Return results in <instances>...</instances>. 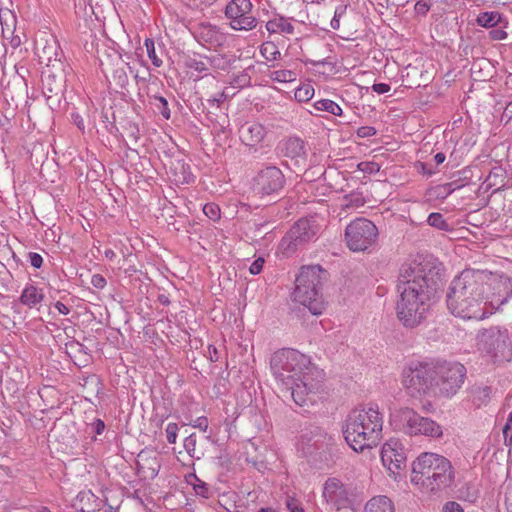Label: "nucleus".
<instances>
[{
	"label": "nucleus",
	"instance_id": "1",
	"mask_svg": "<svg viewBox=\"0 0 512 512\" xmlns=\"http://www.w3.org/2000/svg\"><path fill=\"white\" fill-rule=\"evenodd\" d=\"M442 264L433 257H418L400 269L396 304L398 320L406 328H415L427 318L443 287Z\"/></svg>",
	"mask_w": 512,
	"mask_h": 512
},
{
	"label": "nucleus",
	"instance_id": "2",
	"mask_svg": "<svg viewBox=\"0 0 512 512\" xmlns=\"http://www.w3.org/2000/svg\"><path fill=\"white\" fill-rule=\"evenodd\" d=\"M270 367L285 397L291 396L299 406L316 402L317 394L323 390L324 374L306 355L282 349L272 355Z\"/></svg>",
	"mask_w": 512,
	"mask_h": 512
},
{
	"label": "nucleus",
	"instance_id": "3",
	"mask_svg": "<svg viewBox=\"0 0 512 512\" xmlns=\"http://www.w3.org/2000/svg\"><path fill=\"white\" fill-rule=\"evenodd\" d=\"M383 418L378 408L353 409L345 420L343 435L356 452L377 446L382 439Z\"/></svg>",
	"mask_w": 512,
	"mask_h": 512
},
{
	"label": "nucleus",
	"instance_id": "4",
	"mask_svg": "<svg viewBox=\"0 0 512 512\" xmlns=\"http://www.w3.org/2000/svg\"><path fill=\"white\" fill-rule=\"evenodd\" d=\"M455 470L446 457L424 452L412 464L411 482L430 492L452 486Z\"/></svg>",
	"mask_w": 512,
	"mask_h": 512
},
{
	"label": "nucleus",
	"instance_id": "5",
	"mask_svg": "<svg viewBox=\"0 0 512 512\" xmlns=\"http://www.w3.org/2000/svg\"><path fill=\"white\" fill-rule=\"evenodd\" d=\"M325 275L326 271L315 265L302 267L296 278L294 300L307 307L313 315H320L324 310L321 290Z\"/></svg>",
	"mask_w": 512,
	"mask_h": 512
},
{
	"label": "nucleus",
	"instance_id": "6",
	"mask_svg": "<svg viewBox=\"0 0 512 512\" xmlns=\"http://www.w3.org/2000/svg\"><path fill=\"white\" fill-rule=\"evenodd\" d=\"M297 446L305 457L326 464L333 461L336 452L335 437L316 424H309L301 430Z\"/></svg>",
	"mask_w": 512,
	"mask_h": 512
},
{
	"label": "nucleus",
	"instance_id": "7",
	"mask_svg": "<svg viewBox=\"0 0 512 512\" xmlns=\"http://www.w3.org/2000/svg\"><path fill=\"white\" fill-rule=\"evenodd\" d=\"M476 345L493 363L510 361L512 358V345L506 328L490 326L480 329L476 335Z\"/></svg>",
	"mask_w": 512,
	"mask_h": 512
},
{
	"label": "nucleus",
	"instance_id": "8",
	"mask_svg": "<svg viewBox=\"0 0 512 512\" xmlns=\"http://www.w3.org/2000/svg\"><path fill=\"white\" fill-rule=\"evenodd\" d=\"M466 368L459 362H437L434 365V396L450 399L466 379Z\"/></svg>",
	"mask_w": 512,
	"mask_h": 512
},
{
	"label": "nucleus",
	"instance_id": "9",
	"mask_svg": "<svg viewBox=\"0 0 512 512\" xmlns=\"http://www.w3.org/2000/svg\"><path fill=\"white\" fill-rule=\"evenodd\" d=\"M435 363L421 362L405 368L402 373V384L412 397L434 394Z\"/></svg>",
	"mask_w": 512,
	"mask_h": 512
},
{
	"label": "nucleus",
	"instance_id": "10",
	"mask_svg": "<svg viewBox=\"0 0 512 512\" xmlns=\"http://www.w3.org/2000/svg\"><path fill=\"white\" fill-rule=\"evenodd\" d=\"M488 274L483 270L465 269L450 284L447 297H480L485 294Z\"/></svg>",
	"mask_w": 512,
	"mask_h": 512
},
{
	"label": "nucleus",
	"instance_id": "11",
	"mask_svg": "<svg viewBox=\"0 0 512 512\" xmlns=\"http://www.w3.org/2000/svg\"><path fill=\"white\" fill-rule=\"evenodd\" d=\"M378 230L375 224L365 218L352 221L345 229V240L350 250L365 251L377 240Z\"/></svg>",
	"mask_w": 512,
	"mask_h": 512
},
{
	"label": "nucleus",
	"instance_id": "12",
	"mask_svg": "<svg viewBox=\"0 0 512 512\" xmlns=\"http://www.w3.org/2000/svg\"><path fill=\"white\" fill-rule=\"evenodd\" d=\"M317 233V227L308 219L298 220L281 239L278 249L285 257L294 254L298 249L311 241Z\"/></svg>",
	"mask_w": 512,
	"mask_h": 512
},
{
	"label": "nucleus",
	"instance_id": "13",
	"mask_svg": "<svg viewBox=\"0 0 512 512\" xmlns=\"http://www.w3.org/2000/svg\"><path fill=\"white\" fill-rule=\"evenodd\" d=\"M484 296L463 297L460 301L456 297H447V307L450 312L463 319L482 320L492 312L487 309Z\"/></svg>",
	"mask_w": 512,
	"mask_h": 512
},
{
	"label": "nucleus",
	"instance_id": "14",
	"mask_svg": "<svg viewBox=\"0 0 512 512\" xmlns=\"http://www.w3.org/2000/svg\"><path fill=\"white\" fill-rule=\"evenodd\" d=\"M285 177L276 166H267L254 178V191L261 196L278 195L284 188Z\"/></svg>",
	"mask_w": 512,
	"mask_h": 512
},
{
	"label": "nucleus",
	"instance_id": "15",
	"mask_svg": "<svg viewBox=\"0 0 512 512\" xmlns=\"http://www.w3.org/2000/svg\"><path fill=\"white\" fill-rule=\"evenodd\" d=\"M252 3L250 0H232L225 9V15L231 20L234 30H251L256 27L257 19L250 15Z\"/></svg>",
	"mask_w": 512,
	"mask_h": 512
},
{
	"label": "nucleus",
	"instance_id": "16",
	"mask_svg": "<svg viewBox=\"0 0 512 512\" xmlns=\"http://www.w3.org/2000/svg\"><path fill=\"white\" fill-rule=\"evenodd\" d=\"M383 465L394 476L399 475L406 468V453L403 445L396 439H390L381 450Z\"/></svg>",
	"mask_w": 512,
	"mask_h": 512
},
{
	"label": "nucleus",
	"instance_id": "17",
	"mask_svg": "<svg viewBox=\"0 0 512 512\" xmlns=\"http://www.w3.org/2000/svg\"><path fill=\"white\" fill-rule=\"evenodd\" d=\"M350 493L343 482L335 477L328 478L323 486V497L326 502L337 510L352 504Z\"/></svg>",
	"mask_w": 512,
	"mask_h": 512
},
{
	"label": "nucleus",
	"instance_id": "18",
	"mask_svg": "<svg viewBox=\"0 0 512 512\" xmlns=\"http://www.w3.org/2000/svg\"><path fill=\"white\" fill-rule=\"evenodd\" d=\"M192 34L198 43L209 49L221 47L226 41L225 34L209 22H200L194 25Z\"/></svg>",
	"mask_w": 512,
	"mask_h": 512
},
{
	"label": "nucleus",
	"instance_id": "19",
	"mask_svg": "<svg viewBox=\"0 0 512 512\" xmlns=\"http://www.w3.org/2000/svg\"><path fill=\"white\" fill-rule=\"evenodd\" d=\"M419 413L409 407L396 410L391 414L394 428L409 436H416V422Z\"/></svg>",
	"mask_w": 512,
	"mask_h": 512
},
{
	"label": "nucleus",
	"instance_id": "20",
	"mask_svg": "<svg viewBox=\"0 0 512 512\" xmlns=\"http://www.w3.org/2000/svg\"><path fill=\"white\" fill-rule=\"evenodd\" d=\"M266 135L265 127L257 122H246L239 128V137L246 146L254 147L261 143Z\"/></svg>",
	"mask_w": 512,
	"mask_h": 512
},
{
	"label": "nucleus",
	"instance_id": "21",
	"mask_svg": "<svg viewBox=\"0 0 512 512\" xmlns=\"http://www.w3.org/2000/svg\"><path fill=\"white\" fill-rule=\"evenodd\" d=\"M36 53L41 63H45L47 66L53 65V62H60L61 51L58 43L55 39L46 41L45 45H36Z\"/></svg>",
	"mask_w": 512,
	"mask_h": 512
},
{
	"label": "nucleus",
	"instance_id": "22",
	"mask_svg": "<svg viewBox=\"0 0 512 512\" xmlns=\"http://www.w3.org/2000/svg\"><path fill=\"white\" fill-rule=\"evenodd\" d=\"M132 73V67L124 61H121V63L116 66L112 73L111 83H114L117 92L123 95L129 92V74Z\"/></svg>",
	"mask_w": 512,
	"mask_h": 512
},
{
	"label": "nucleus",
	"instance_id": "23",
	"mask_svg": "<svg viewBox=\"0 0 512 512\" xmlns=\"http://www.w3.org/2000/svg\"><path fill=\"white\" fill-rule=\"evenodd\" d=\"M159 469L160 463L157 457H148L147 453L143 451L138 455L137 470L144 478H155Z\"/></svg>",
	"mask_w": 512,
	"mask_h": 512
},
{
	"label": "nucleus",
	"instance_id": "24",
	"mask_svg": "<svg viewBox=\"0 0 512 512\" xmlns=\"http://www.w3.org/2000/svg\"><path fill=\"white\" fill-rule=\"evenodd\" d=\"M441 426L428 417H423L420 414L416 422V435H424L433 438H440L442 436Z\"/></svg>",
	"mask_w": 512,
	"mask_h": 512
},
{
	"label": "nucleus",
	"instance_id": "25",
	"mask_svg": "<svg viewBox=\"0 0 512 512\" xmlns=\"http://www.w3.org/2000/svg\"><path fill=\"white\" fill-rule=\"evenodd\" d=\"M44 299L43 290L32 284H27L23 289L19 301L21 304L33 308Z\"/></svg>",
	"mask_w": 512,
	"mask_h": 512
},
{
	"label": "nucleus",
	"instance_id": "26",
	"mask_svg": "<svg viewBox=\"0 0 512 512\" xmlns=\"http://www.w3.org/2000/svg\"><path fill=\"white\" fill-rule=\"evenodd\" d=\"M364 512H395L394 504L385 495L371 498L364 507Z\"/></svg>",
	"mask_w": 512,
	"mask_h": 512
},
{
	"label": "nucleus",
	"instance_id": "27",
	"mask_svg": "<svg viewBox=\"0 0 512 512\" xmlns=\"http://www.w3.org/2000/svg\"><path fill=\"white\" fill-rule=\"evenodd\" d=\"M282 152L292 159L301 157L305 154L304 142L299 138H289L283 143Z\"/></svg>",
	"mask_w": 512,
	"mask_h": 512
},
{
	"label": "nucleus",
	"instance_id": "28",
	"mask_svg": "<svg viewBox=\"0 0 512 512\" xmlns=\"http://www.w3.org/2000/svg\"><path fill=\"white\" fill-rule=\"evenodd\" d=\"M492 389L490 386H473L470 389L473 404L480 408L487 405L491 399Z\"/></svg>",
	"mask_w": 512,
	"mask_h": 512
},
{
	"label": "nucleus",
	"instance_id": "29",
	"mask_svg": "<svg viewBox=\"0 0 512 512\" xmlns=\"http://www.w3.org/2000/svg\"><path fill=\"white\" fill-rule=\"evenodd\" d=\"M266 29L270 33L292 34L294 32V26L283 17L268 21L266 23Z\"/></svg>",
	"mask_w": 512,
	"mask_h": 512
},
{
	"label": "nucleus",
	"instance_id": "30",
	"mask_svg": "<svg viewBox=\"0 0 512 512\" xmlns=\"http://www.w3.org/2000/svg\"><path fill=\"white\" fill-rule=\"evenodd\" d=\"M476 22L479 26L494 28L503 22L502 16L497 11L482 12L478 15Z\"/></svg>",
	"mask_w": 512,
	"mask_h": 512
},
{
	"label": "nucleus",
	"instance_id": "31",
	"mask_svg": "<svg viewBox=\"0 0 512 512\" xmlns=\"http://www.w3.org/2000/svg\"><path fill=\"white\" fill-rule=\"evenodd\" d=\"M313 106L317 111H326L336 116H340L342 114L341 107L330 99H321L316 101Z\"/></svg>",
	"mask_w": 512,
	"mask_h": 512
},
{
	"label": "nucleus",
	"instance_id": "32",
	"mask_svg": "<svg viewBox=\"0 0 512 512\" xmlns=\"http://www.w3.org/2000/svg\"><path fill=\"white\" fill-rule=\"evenodd\" d=\"M153 100L151 104L159 111V113L166 119L169 120L171 117V111L168 106V101L163 96L153 95L150 96Z\"/></svg>",
	"mask_w": 512,
	"mask_h": 512
},
{
	"label": "nucleus",
	"instance_id": "33",
	"mask_svg": "<svg viewBox=\"0 0 512 512\" xmlns=\"http://www.w3.org/2000/svg\"><path fill=\"white\" fill-rule=\"evenodd\" d=\"M270 77L273 81L287 83L295 81L297 78V74L295 71L292 70L279 69L272 71Z\"/></svg>",
	"mask_w": 512,
	"mask_h": 512
},
{
	"label": "nucleus",
	"instance_id": "34",
	"mask_svg": "<svg viewBox=\"0 0 512 512\" xmlns=\"http://www.w3.org/2000/svg\"><path fill=\"white\" fill-rule=\"evenodd\" d=\"M427 223L439 230L442 231H449L450 226L447 223V221L444 219L443 215L441 213L433 212L431 213L427 218Z\"/></svg>",
	"mask_w": 512,
	"mask_h": 512
},
{
	"label": "nucleus",
	"instance_id": "35",
	"mask_svg": "<svg viewBox=\"0 0 512 512\" xmlns=\"http://www.w3.org/2000/svg\"><path fill=\"white\" fill-rule=\"evenodd\" d=\"M186 67L193 69L199 73L207 72L209 70L208 68V58H192L189 57L185 62Z\"/></svg>",
	"mask_w": 512,
	"mask_h": 512
},
{
	"label": "nucleus",
	"instance_id": "36",
	"mask_svg": "<svg viewBox=\"0 0 512 512\" xmlns=\"http://www.w3.org/2000/svg\"><path fill=\"white\" fill-rule=\"evenodd\" d=\"M262 55L269 61L277 60L281 53L273 42H265L261 46Z\"/></svg>",
	"mask_w": 512,
	"mask_h": 512
},
{
	"label": "nucleus",
	"instance_id": "37",
	"mask_svg": "<svg viewBox=\"0 0 512 512\" xmlns=\"http://www.w3.org/2000/svg\"><path fill=\"white\" fill-rule=\"evenodd\" d=\"M345 204L343 205L344 209L350 208H359L365 204L364 197L359 193H351L344 197Z\"/></svg>",
	"mask_w": 512,
	"mask_h": 512
},
{
	"label": "nucleus",
	"instance_id": "38",
	"mask_svg": "<svg viewBox=\"0 0 512 512\" xmlns=\"http://www.w3.org/2000/svg\"><path fill=\"white\" fill-rule=\"evenodd\" d=\"M455 188L453 187V183H445L442 185H437L436 187L430 190V194L435 196L438 199H445L451 193H453Z\"/></svg>",
	"mask_w": 512,
	"mask_h": 512
},
{
	"label": "nucleus",
	"instance_id": "39",
	"mask_svg": "<svg viewBox=\"0 0 512 512\" xmlns=\"http://www.w3.org/2000/svg\"><path fill=\"white\" fill-rule=\"evenodd\" d=\"M314 95V88L309 85H303L295 90L294 97L298 102H306L310 100Z\"/></svg>",
	"mask_w": 512,
	"mask_h": 512
},
{
	"label": "nucleus",
	"instance_id": "40",
	"mask_svg": "<svg viewBox=\"0 0 512 512\" xmlns=\"http://www.w3.org/2000/svg\"><path fill=\"white\" fill-rule=\"evenodd\" d=\"M144 44L146 47L148 57L152 61L153 65L156 67H160L162 65V60L156 54L154 41L152 39L147 38Z\"/></svg>",
	"mask_w": 512,
	"mask_h": 512
},
{
	"label": "nucleus",
	"instance_id": "41",
	"mask_svg": "<svg viewBox=\"0 0 512 512\" xmlns=\"http://www.w3.org/2000/svg\"><path fill=\"white\" fill-rule=\"evenodd\" d=\"M44 88L51 94L57 96L61 92V85L60 83H56L55 76L48 75L43 80Z\"/></svg>",
	"mask_w": 512,
	"mask_h": 512
},
{
	"label": "nucleus",
	"instance_id": "42",
	"mask_svg": "<svg viewBox=\"0 0 512 512\" xmlns=\"http://www.w3.org/2000/svg\"><path fill=\"white\" fill-rule=\"evenodd\" d=\"M204 214L211 220L217 221L220 219V208L215 203H207L203 207Z\"/></svg>",
	"mask_w": 512,
	"mask_h": 512
},
{
	"label": "nucleus",
	"instance_id": "43",
	"mask_svg": "<svg viewBox=\"0 0 512 512\" xmlns=\"http://www.w3.org/2000/svg\"><path fill=\"white\" fill-rule=\"evenodd\" d=\"M196 443H197V438H196V435L195 434H191L189 436H187L185 439H184V448L186 450V452L191 456V457H196L197 459H199V456H196L195 453H196Z\"/></svg>",
	"mask_w": 512,
	"mask_h": 512
},
{
	"label": "nucleus",
	"instance_id": "44",
	"mask_svg": "<svg viewBox=\"0 0 512 512\" xmlns=\"http://www.w3.org/2000/svg\"><path fill=\"white\" fill-rule=\"evenodd\" d=\"M208 63L214 68L225 70L230 65V60L221 55H216L208 58Z\"/></svg>",
	"mask_w": 512,
	"mask_h": 512
},
{
	"label": "nucleus",
	"instance_id": "45",
	"mask_svg": "<svg viewBox=\"0 0 512 512\" xmlns=\"http://www.w3.org/2000/svg\"><path fill=\"white\" fill-rule=\"evenodd\" d=\"M197 483H194L193 484V487H194V490H195V493L197 495H200L204 498H208L209 497V494H210V490H209V487L208 485L201 481L200 479H198L195 475H194Z\"/></svg>",
	"mask_w": 512,
	"mask_h": 512
},
{
	"label": "nucleus",
	"instance_id": "46",
	"mask_svg": "<svg viewBox=\"0 0 512 512\" xmlns=\"http://www.w3.org/2000/svg\"><path fill=\"white\" fill-rule=\"evenodd\" d=\"M512 428V412L509 413L506 423L503 427V436L505 445L510 446L512 444V434L509 436V431Z\"/></svg>",
	"mask_w": 512,
	"mask_h": 512
},
{
	"label": "nucleus",
	"instance_id": "47",
	"mask_svg": "<svg viewBox=\"0 0 512 512\" xmlns=\"http://www.w3.org/2000/svg\"><path fill=\"white\" fill-rule=\"evenodd\" d=\"M357 168L358 170L368 174L376 173L380 169L379 165L375 162H360L357 165Z\"/></svg>",
	"mask_w": 512,
	"mask_h": 512
},
{
	"label": "nucleus",
	"instance_id": "48",
	"mask_svg": "<svg viewBox=\"0 0 512 512\" xmlns=\"http://www.w3.org/2000/svg\"><path fill=\"white\" fill-rule=\"evenodd\" d=\"M166 437L170 444H174L177 439L178 425L176 423H169L166 427Z\"/></svg>",
	"mask_w": 512,
	"mask_h": 512
},
{
	"label": "nucleus",
	"instance_id": "49",
	"mask_svg": "<svg viewBox=\"0 0 512 512\" xmlns=\"http://www.w3.org/2000/svg\"><path fill=\"white\" fill-rule=\"evenodd\" d=\"M286 506L290 512H304L301 502L295 498L287 497Z\"/></svg>",
	"mask_w": 512,
	"mask_h": 512
},
{
	"label": "nucleus",
	"instance_id": "50",
	"mask_svg": "<svg viewBox=\"0 0 512 512\" xmlns=\"http://www.w3.org/2000/svg\"><path fill=\"white\" fill-rule=\"evenodd\" d=\"M376 129L372 126H361L357 129L356 134L360 138H367L376 134Z\"/></svg>",
	"mask_w": 512,
	"mask_h": 512
},
{
	"label": "nucleus",
	"instance_id": "51",
	"mask_svg": "<svg viewBox=\"0 0 512 512\" xmlns=\"http://www.w3.org/2000/svg\"><path fill=\"white\" fill-rule=\"evenodd\" d=\"M28 259H29L31 266H33L34 268L39 269L43 264L42 256L36 252H29Z\"/></svg>",
	"mask_w": 512,
	"mask_h": 512
},
{
	"label": "nucleus",
	"instance_id": "52",
	"mask_svg": "<svg viewBox=\"0 0 512 512\" xmlns=\"http://www.w3.org/2000/svg\"><path fill=\"white\" fill-rule=\"evenodd\" d=\"M263 265H264V259L261 257L257 258L250 265V268H249L250 273L253 275L259 274L263 269Z\"/></svg>",
	"mask_w": 512,
	"mask_h": 512
},
{
	"label": "nucleus",
	"instance_id": "53",
	"mask_svg": "<svg viewBox=\"0 0 512 512\" xmlns=\"http://www.w3.org/2000/svg\"><path fill=\"white\" fill-rule=\"evenodd\" d=\"M414 9L417 14L425 15L430 9V4L425 0H419L416 2Z\"/></svg>",
	"mask_w": 512,
	"mask_h": 512
},
{
	"label": "nucleus",
	"instance_id": "54",
	"mask_svg": "<svg viewBox=\"0 0 512 512\" xmlns=\"http://www.w3.org/2000/svg\"><path fill=\"white\" fill-rule=\"evenodd\" d=\"M489 37L492 40H503L507 37V33L503 30V27H494L492 30H490Z\"/></svg>",
	"mask_w": 512,
	"mask_h": 512
},
{
	"label": "nucleus",
	"instance_id": "55",
	"mask_svg": "<svg viewBox=\"0 0 512 512\" xmlns=\"http://www.w3.org/2000/svg\"><path fill=\"white\" fill-rule=\"evenodd\" d=\"M106 283V279L101 274H94L91 277V284L97 289H103Z\"/></svg>",
	"mask_w": 512,
	"mask_h": 512
},
{
	"label": "nucleus",
	"instance_id": "56",
	"mask_svg": "<svg viewBox=\"0 0 512 512\" xmlns=\"http://www.w3.org/2000/svg\"><path fill=\"white\" fill-rule=\"evenodd\" d=\"M501 284L509 289L506 296L500 301L499 305H502L507 302L508 298L512 295V280L509 277H505L501 280Z\"/></svg>",
	"mask_w": 512,
	"mask_h": 512
},
{
	"label": "nucleus",
	"instance_id": "57",
	"mask_svg": "<svg viewBox=\"0 0 512 512\" xmlns=\"http://www.w3.org/2000/svg\"><path fill=\"white\" fill-rule=\"evenodd\" d=\"M443 511L444 512H464L462 506L455 501L447 502L443 507Z\"/></svg>",
	"mask_w": 512,
	"mask_h": 512
},
{
	"label": "nucleus",
	"instance_id": "58",
	"mask_svg": "<svg viewBox=\"0 0 512 512\" xmlns=\"http://www.w3.org/2000/svg\"><path fill=\"white\" fill-rule=\"evenodd\" d=\"M104 429H105V424L101 419H95V421L91 424V430L96 435L102 434Z\"/></svg>",
	"mask_w": 512,
	"mask_h": 512
},
{
	"label": "nucleus",
	"instance_id": "59",
	"mask_svg": "<svg viewBox=\"0 0 512 512\" xmlns=\"http://www.w3.org/2000/svg\"><path fill=\"white\" fill-rule=\"evenodd\" d=\"M391 89L389 84L386 83H375L372 86V90L378 94H384L389 92Z\"/></svg>",
	"mask_w": 512,
	"mask_h": 512
},
{
	"label": "nucleus",
	"instance_id": "60",
	"mask_svg": "<svg viewBox=\"0 0 512 512\" xmlns=\"http://www.w3.org/2000/svg\"><path fill=\"white\" fill-rule=\"evenodd\" d=\"M207 357L211 362H217L219 359L218 350L215 346L209 345L207 350Z\"/></svg>",
	"mask_w": 512,
	"mask_h": 512
},
{
	"label": "nucleus",
	"instance_id": "61",
	"mask_svg": "<svg viewBox=\"0 0 512 512\" xmlns=\"http://www.w3.org/2000/svg\"><path fill=\"white\" fill-rule=\"evenodd\" d=\"M328 58H329V57H328V56H326V57H317L316 59H307V60L305 61V63H306V64H307V63H309V64H311V65H313V66H317V65H325V64H327V63H328V61H327V60H328Z\"/></svg>",
	"mask_w": 512,
	"mask_h": 512
},
{
	"label": "nucleus",
	"instance_id": "62",
	"mask_svg": "<svg viewBox=\"0 0 512 512\" xmlns=\"http://www.w3.org/2000/svg\"><path fill=\"white\" fill-rule=\"evenodd\" d=\"M195 427L199 428V429H200V430H202L203 432H206V430H207V428H208V420H207V418H205V417H199V418L196 420Z\"/></svg>",
	"mask_w": 512,
	"mask_h": 512
},
{
	"label": "nucleus",
	"instance_id": "63",
	"mask_svg": "<svg viewBox=\"0 0 512 512\" xmlns=\"http://www.w3.org/2000/svg\"><path fill=\"white\" fill-rule=\"evenodd\" d=\"M71 117H72L73 122L77 125V127L80 130H84L85 126H84V120H83L82 116H80L79 114H76V113H72Z\"/></svg>",
	"mask_w": 512,
	"mask_h": 512
},
{
	"label": "nucleus",
	"instance_id": "64",
	"mask_svg": "<svg viewBox=\"0 0 512 512\" xmlns=\"http://www.w3.org/2000/svg\"><path fill=\"white\" fill-rule=\"evenodd\" d=\"M249 82V78L247 77V75H240L238 77H236L233 81V83L237 86V87H243L245 86L247 83Z\"/></svg>",
	"mask_w": 512,
	"mask_h": 512
}]
</instances>
